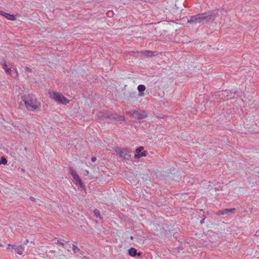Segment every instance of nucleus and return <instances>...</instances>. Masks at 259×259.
Here are the masks:
<instances>
[{
    "label": "nucleus",
    "instance_id": "1",
    "mask_svg": "<svg viewBox=\"0 0 259 259\" xmlns=\"http://www.w3.org/2000/svg\"><path fill=\"white\" fill-rule=\"evenodd\" d=\"M215 17L216 13L214 11H207L190 16L187 20V22L191 24L202 25L207 22H213Z\"/></svg>",
    "mask_w": 259,
    "mask_h": 259
},
{
    "label": "nucleus",
    "instance_id": "2",
    "mask_svg": "<svg viewBox=\"0 0 259 259\" xmlns=\"http://www.w3.org/2000/svg\"><path fill=\"white\" fill-rule=\"evenodd\" d=\"M22 98L28 110L34 111L39 108L40 103L32 94L25 95L22 96Z\"/></svg>",
    "mask_w": 259,
    "mask_h": 259
},
{
    "label": "nucleus",
    "instance_id": "3",
    "mask_svg": "<svg viewBox=\"0 0 259 259\" xmlns=\"http://www.w3.org/2000/svg\"><path fill=\"white\" fill-rule=\"evenodd\" d=\"M232 95V93L231 91L225 90L217 92L214 95V98L217 100L224 101L233 98L234 96Z\"/></svg>",
    "mask_w": 259,
    "mask_h": 259
},
{
    "label": "nucleus",
    "instance_id": "4",
    "mask_svg": "<svg viewBox=\"0 0 259 259\" xmlns=\"http://www.w3.org/2000/svg\"><path fill=\"white\" fill-rule=\"evenodd\" d=\"M50 97L55 100L56 101L61 103L62 104L66 105L68 103H69V100H68L66 97H65L63 95L60 93H56L55 92L49 93Z\"/></svg>",
    "mask_w": 259,
    "mask_h": 259
},
{
    "label": "nucleus",
    "instance_id": "5",
    "mask_svg": "<svg viewBox=\"0 0 259 259\" xmlns=\"http://www.w3.org/2000/svg\"><path fill=\"white\" fill-rule=\"evenodd\" d=\"M115 151L120 157L126 160H128L131 157L130 152L125 148H121L118 147L115 148Z\"/></svg>",
    "mask_w": 259,
    "mask_h": 259
},
{
    "label": "nucleus",
    "instance_id": "6",
    "mask_svg": "<svg viewBox=\"0 0 259 259\" xmlns=\"http://www.w3.org/2000/svg\"><path fill=\"white\" fill-rule=\"evenodd\" d=\"M133 118L137 119H143L147 117V114L144 111H134L132 113Z\"/></svg>",
    "mask_w": 259,
    "mask_h": 259
},
{
    "label": "nucleus",
    "instance_id": "7",
    "mask_svg": "<svg viewBox=\"0 0 259 259\" xmlns=\"http://www.w3.org/2000/svg\"><path fill=\"white\" fill-rule=\"evenodd\" d=\"M105 117L116 121H123L125 119L124 116L118 115L116 114L107 115Z\"/></svg>",
    "mask_w": 259,
    "mask_h": 259
},
{
    "label": "nucleus",
    "instance_id": "8",
    "mask_svg": "<svg viewBox=\"0 0 259 259\" xmlns=\"http://www.w3.org/2000/svg\"><path fill=\"white\" fill-rule=\"evenodd\" d=\"M236 209L235 208H226L223 210H220L217 212V215H224L229 214V213H234Z\"/></svg>",
    "mask_w": 259,
    "mask_h": 259
},
{
    "label": "nucleus",
    "instance_id": "9",
    "mask_svg": "<svg viewBox=\"0 0 259 259\" xmlns=\"http://www.w3.org/2000/svg\"><path fill=\"white\" fill-rule=\"evenodd\" d=\"M12 248L14 249L15 251L19 254L21 255L23 254L22 250H24V247L21 245L16 246L15 245L12 246Z\"/></svg>",
    "mask_w": 259,
    "mask_h": 259
},
{
    "label": "nucleus",
    "instance_id": "10",
    "mask_svg": "<svg viewBox=\"0 0 259 259\" xmlns=\"http://www.w3.org/2000/svg\"><path fill=\"white\" fill-rule=\"evenodd\" d=\"M146 90V87L143 84H140L138 87V90L139 92V96H143L144 93H143Z\"/></svg>",
    "mask_w": 259,
    "mask_h": 259
},
{
    "label": "nucleus",
    "instance_id": "11",
    "mask_svg": "<svg viewBox=\"0 0 259 259\" xmlns=\"http://www.w3.org/2000/svg\"><path fill=\"white\" fill-rule=\"evenodd\" d=\"M128 254L130 256L135 257L137 255V251L135 248L132 247L128 250Z\"/></svg>",
    "mask_w": 259,
    "mask_h": 259
},
{
    "label": "nucleus",
    "instance_id": "12",
    "mask_svg": "<svg viewBox=\"0 0 259 259\" xmlns=\"http://www.w3.org/2000/svg\"><path fill=\"white\" fill-rule=\"evenodd\" d=\"M4 16L7 18L8 20L14 21L16 20L15 16L14 15H11L7 13H5V15Z\"/></svg>",
    "mask_w": 259,
    "mask_h": 259
},
{
    "label": "nucleus",
    "instance_id": "13",
    "mask_svg": "<svg viewBox=\"0 0 259 259\" xmlns=\"http://www.w3.org/2000/svg\"><path fill=\"white\" fill-rule=\"evenodd\" d=\"M3 68L8 74L12 71L11 69L8 67L5 61L3 64Z\"/></svg>",
    "mask_w": 259,
    "mask_h": 259
},
{
    "label": "nucleus",
    "instance_id": "14",
    "mask_svg": "<svg viewBox=\"0 0 259 259\" xmlns=\"http://www.w3.org/2000/svg\"><path fill=\"white\" fill-rule=\"evenodd\" d=\"M143 55L147 57H151L154 55V52L150 51H146L143 53Z\"/></svg>",
    "mask_w": 259,
    "mask_h": 259
},
{
    "label": "nucleus",
    "instance_id": "15",
    "mask_svg": "<svg viewBox=\"0 0 259 259\" xmlns=\"http://www.w3.org/2000/svg\"><path fill=\"white\" fill-rule=\"evenodd\" d=\"M69 172L73 177V178H75L76 176H78V174H77L76 171L72 167L69 168Z\"/></svg>",
    "mask_w": 259,
    "mask_h": 259
},
{
    "label": "nucleus",
    "instance_id": "16",
    "mask_svg": "<svg viewBox=\"0 0 259 259\" xmlns=\"http://www.w3.org/2000/svg\"><path fill=\"white\" fill-rule=\"evenodd\" d=\"M9 74L11 75L13 77L15 78L17 76V72L16 71V70H12V71L11 72H10L9 73Z\"/></svg>",
    "mask_w": 259,
    "mask_h": 259
},
{
    "label": "nucleus",
    "instance_id": "17",
    "mask_svg": "<svg viewBox=\"0 0 259 259\" xmlns=\"http://www.w3.org/2000/svg\"><path fill=\"white\" fill-rule=\"evenodd\" d=\"M72 250L74 253L79 252V251H80L79 248H78L77 246H76L74 244H73V245H72Z\"/></svg>",
    "mask_w": 259,
    "mask_h": 259
},
{
    "label": "nucleus",
    "instance_id": "18",
    "mask_svg": "<svg viewBox=\"0 0 259 259\" xmlns=\"http://www.w3.org/2000/svg\"><path fill=\"white\" fill-rule=\"evenodd\" d=\"M136 97V92L130 93L129 95L128 96V98H135Z\"/></svg>",
    "mask_w": 259,
    "mask_h": 259
},
{
    "label": "nucleus",
    "instance_id": "19",
    "mask_svg": "<svg viewBox=\"0 0 259 259\" xmlns=\"http://www.w3.org/2000/svg\"><path fill=\"white\" fill-rule=\"evenodd\" d=\"M74 179L75 181L76 185H78L79 183H81V182L82 181L80 179V178H79V177L78 176H78H76L75 178H74Z\"/></svg>",
    "mask_w": 259,
    "mask_h": 259
},
{
    "label": "nucleus",
    "instance_id": "20",
    "mask_svg": "<svg viewBox=\"0 0 259 259\" xmlns=\"http://www.w3.org/2000/svg\"><path fill=\"white\" fill-rule=\"evenodd\" d=\"M1 163L3 164H6L7 163V160L5 157H2L0 159Z\"/></svg>",
    "mask_w": 259,
    "mask_h": 259
},
{
    "label": "nucleus",
    "instance_id": "21",
    "mask_svg": "<svg viewBox=\"0 0 259 259\" xmlns=\"http://www.w3.org/2000/svg\"><path fill=\"white\" fill-rule=\"evenodd\" d=\"M144 149V147L142 146H140L136 149V152L137 153H140Z\"/></svg>",
    "mask_w": 259,
    "mask_h": 259
},
{
    "label": "nucleus",
    "instance_id": "22",
    "mask_svg": "<svg viewBox=\"0 0 259 259\" xmlns=\"http://www.w3.org/2000/svg\"><path fill=\"white\" fill-rule=\"evenodd\" d=\"M94 213L95 215L97 217H100V211L97 209L94 210Z\"/></svg>",
    "mask_w": 259,
    "mask_h": 259
},
{
    "label": "nucleus",
    "instance_id": "23",
    "mask_svg": "<svg viewBox=\"0 0 259 259\" xmlns=\"http://www.w3.org/2000/svg\"><path fill=\"white\" fill-rule=\"evenodd\" d=\"M78 185L80 186V188L84 191L85 190V186L83 184V183L81 181V183H79Z\"/></svg>",
    "mask_w": 259,
    "mask_h": 259
},
{
    "label": "nucleus",
    "instance_id": "24",
    "mask_svg": "<svg viewBox=\"0 0 259 259\" xmlns=\"http://www.w3.org/2000/svg\"><path fill=\"white\" fill-rule=\"evenodd\" d=\"M140 156L141 157H143V156H146L147 154V151H142L140 153Z\"/></svg>",
    "mask_w": 259,
    "mask_h": 259
},
{
    "label": "nucleus",
    "instance_id": "25",
    "mask_svg": "<svg viewBox=\"0 0 259 259\" xmlns=\"http://www.w3.org/2000/svg\"><path fill=\"white\" fill-rule=\"evenodd\" d=\"M107 15H108V17H111L113 16V13L111 11H108L107 13Z\"/></svg>",
    "mask_w": 259,
    "mask_h": 259
},
{
    "label": "nucleus",
    "instance_id": "26",
    "mask_svg": "<svg viewBox=\"0 0 259 259\" xmlns=\"http://www.w3.org/2000/svg\"><path fill=\"white\" fill-rule=\"evenodd\" d=\"M25 71H28V72H32V69L28 67H25Z\"/></svg>",
    "mask_w": 259,
    "mask_h": 259
},
{
    "label": "nucleus",
    "instance_id": "27",
    "mask_svg": "<svg viewBox=\"0 0 259 259\" xmlns=\"http://www.w3.org/2000/svg\"><path fill=\"white\" fill-rule=\"evenodd\" d=\"M134 157L136 159H138V158H140L141 157L140 153H136V154H135Z\"/></svg>",
    "mask_w": 259,
    "mask_h": 259
},
{
    "label": "nucleus",
    "instance_id": "28",
    "mask_svg": "<svg viewBox=\"0 0 259 259\" xmlns=\"http://www.w3.org/2000/svg\"><path fill=\"white\" fill-rule=\"evenodd\" d=\"M56 244H60L62 246H64V244L63 242L60 241V240H58L57 242H56Z\"/></svg>",
    "mask_w": 259,
    "mask_h": 259
},
{
    "label": "nucleus",
    "instance_id": "29",
    "mask_svg": "<svg viewBox=\"0 0 259 259\" xmlns=\"http://www.w3.org/2000/svg\"><path fill=\"white\" fill-rule=\"evenodd\" d=\"M29 199H30L31 201H33V202H35V201H36V199H35L34 197H32V196H30V197H29Z\"/></svg>",
    "mask_w": 259,
    "mask_h": 259
},
{
    "label": "nucleus",
    "instance_id": "30",
    "mask_svg": "<svg viewBox=\"0 0 259 259\" xmlns=\"http://www.w3.org/2000/svg\"><path fill=\"white\" fill-rule=\"evenodd\" d=\"M96 159H97V158H96V157H95V156L92 157V158H91V160H92V161L93 162H95V161H96Z\"/></svg>",
    "mask_w": 259,
    "mask_h": 259
},
{
    "label": "nucleus",
    "instance_id": "31",
    "mask_svg": "<svg viewBox=\"0 0 259 259\" xmlns=\"http://www.w3.org/2000/svg\"><path fill=\"white\" fill-rule=\"evenodd\" d=\"M60 257H63L64 259H67L66 256L65 255L61 254L59 255Z\"/></svg>",
    "mask_w": 259,
    "mask_h": 259
},
{
    "label": "nucleus",
    "instance_id": "32",
    "mask_svg": "<svg viewBox=\"0 0 259 259\" xmlns=\"http://www.w3.org/2000/svg\"><path fill=\"white\" fill-rule=\"evenodd\" d=\"M204 220H205V218H204V219H202V220L200 221V224H203V223H204Z\"/></svg>",
    "mask_w": 259,
    "mask_h": 259
},
{
    "label": "nucleus",
    "instance_id": "33",
    "mask_svg": "<svg viewBox=\"0 0 259 259\" xmlns=\"http://www.w3.org/2000/svg\"><path fill=\"white\" fill-rule=\"evenodd\" d=\"M29 242V240L28 239H26L25 242H24V244L25 245H26Z\"/></svg>",
    "mask_w": 259,
    "mask_h": 259
},
{
    "label": "nucleus",
    "instance_id": "34",
    "mask_svg": "<svg viewBox=\"0 0 259 259\" xmlns=\"http://www.w3.org/2000/svg\"><path fill=\"white\" fill-rule=\"evenodd\" d=\"M5 13H6V12H3V11H0V14H1V15H3V16H4V15H5Z\"/></svg>",
    "mask_w": 259,
    "mask_h": 259
},
{
    "label": "nucleus",
    "instance_id": "35",
    "mask_svg": "<svg viewBox=\"0 0 259 259\" xmlns=\"http://www.w3.org/2000/svg\"><path fill=\"white\" fill-rule=\"evenodd\" d=\"M255 235L256 236H259V230H257L256 233H255Z\"/></svg>",
    "mask_w": 259,
    "mask_h": 259
},
{
    "label": "nucleus",
    "instance_id": "36",
    "mask_svg": "<svg viewBox=\"0 0 259 259\" xmlns=\"http://www.w3.org/2000/svg\"><path fill=\"white\" fill-rule=\"evenodd\" d=\"M137 255H138V256H140L141 255V252H139L138 253H137Z\"/></svg>",
    "mask_w": 259,
    "mask_h": 259
},
{
    "label": "nucleus",
    "instance_id": "37",
    "mask_svg": "<svg viewBox=\"0 0 259 259\" xmlns=\"http://www.w3.org/2000/svg\"><path fill=\"white\" fill-rule=\"evenodd\" d=\"M11 246V244H8V247H7V248H8V249H9V248H10V246Z\"/></svg>",
    "mask_w": 259,
    "mask_h": 259
},
{
    "label": "nucleus",
    "instance_id": "38",
    "mask_svg": "<svg viewBox=\"0 0 259 259\" xmlns=\"http://www.w3.org/2000/svg\"><path fill=\"white\" fill-rule=\"evenodd\" d=\"M131 239L132 240H133V239H134V237H133V236H131Z\"/></svg>",
    "mask_w": 259,
    "mask_h": 259
},
{
    "label": "nucleus",
    "instance_id": "39",
    "mask_svg": "<svg viewBox=\"0 0 259 259\" xmlns=\"http://www.w3.org/2000/svg\"><path fill=\"white\" fill-rule=\"evenodd\" d=\"M25 150H27V148H25Z\"/></svg>",
    "mask_w": 259,
    "mask_h": 259
},
{
    "label": "nucleus",
    "instance_id": "40",
    "mask_svg": "<svg viewBox=\"0 0 259 259\" xmlns=\"http://www.w3.org/2000/svg\"><path fill=\"white\" fill-rule=\"evenodd\" d=\"M2 246L1 244H0V246Z\"/></svg>",
    "mask_w": 259,
    "mask_h": 259
}]
</instances>
